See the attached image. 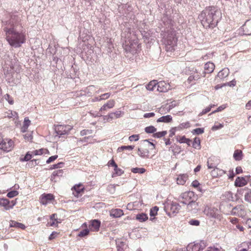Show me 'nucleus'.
I'll list each match as a JSON object with an SVG mask.
<instances>
[{"label":"nucleus","mask_w":251,"mask_h":251,"mask_svg":"<svg viewBox=\"0 0 251 251\" xmlns=\"http://www.w3.org/2000/svg\"><path fill=\"white\" fill-rule=\"evenodd\" d=\"M2 25L5 33V39L9 44L14 48H19L25 42V32L22 30L21 17L15 13L9 14L2 20Z\"/></svg>","instance_id":"1"},{"label":"nucleus","mask_w":251,"mask_h":251,"mask_svg":"<svg viewBox=\"0 0 251 251\" xmlns=\"http://www.w3.org/2000/svg\"><path fill=\"white\" fill-rule=\"evenodd\" d=\"M221 18L220 10L213 6L206 7L199 16L201 25L206 29L216 27Z\"/></svg>","instance_id":"2"},{"label":"nucleus","mask_w":251,"mask_h":251,"mask_svg":"<svg viewBox=\"0 0 251 251\" xmlns=\"http://www.w3.org/2000/svg\"><path fill=\"white\" fill-rule=\"evenodd\" d=\"M176 42L177 38L176 37L175 31H168L163 37V42L165 45V50L167 52H172L175 50Z\"/></svg>","instance_id":"3"},{"label":"nucleus","mask_w":251,"mask_h":251,"mask_svg":"<svg viewBox=\"0 0 251 251\" xmlns=\"http://www.w3.org/2000/svg\"><path fill=\"white\" fill-rule=\"evenodd\" d=\"M164 208L167 214L169 216H171L172 215L177 213L179 212L180 206L178 203L172 201L170 203H168L165 206Z\"/></svg>","instance_id":"4"},{"label":"nucleus","mask_w":251,"mask_h":251,"mask_svg":"<svg viewBox=\"0 0 251 251\" xmlns=\"http://www.w3.org/2000/svg\"><path fill=\"white\" fill-rule=\"evenodd\" d=\"M196 197L193 192L188 191L182 193L178 198V201L181 203L187 204L191 200Z\"/></svg>","instance_id":"5"},{"label":"nucleus","mask_w":251,"mask_h":251,"mask_svg":"<svg viewBox=\"0 0 251 251\" xmlns=\"http://www.w3.org/2000/svg\"><path fill=\"white\" fill-rule=\"evenodd\" d=\"M14 142L10 139H2L0 143V149L6 152L11 151L14 147Z\"/></svg>","instance_id":"6"},{"label":"nucleus","mask_w":251,"mask_h":251,"mask_svg":"<svg viewBox=\"0 0 251 251\" xmlns=\"http://www.w3.org/2000/svg\"><path fill=\"white\" fill-rule=\"evenodd\" d=\"M72 129V126L69 125H58L55 127V130L56 134L60 137L68 134Z\"/></svg>","instance_id":"7"},{"label":"nucleus","mask_w":251,"mask_h":251,"mask_svg":"<svg viewBox=\"0 0 251 251\" xmlns=\"http://www.w3.org/2000/svg\"><path fill=\"white\" fill-rule=\"evenodd\" d=\"M204 212L205 214L210 218L214 219H220V215L219 214L218 209L214 207L205 208Z\"/></svg>","instance_id":"8"},{"label":"nucleus","mask_w":251,"mask_h":251,"mask_svg":"<svg viewBox=\"0 0 251 251\" xmlns=\"http://www.w3.org/2000/svg\"><path fill=\"white\" fill-rule=\"evenodd\" d=\"M231 213L232 215H235L242 218L245 217L246 215V211L242 205H238L233 208Z\"/></svg>","instance_id":"9"},{"label":"nucleus","mask_w":251,"mask_h":251,"mask_svg":"<svg viewBox=\"0 0 251 251\" xmlns=\"http://www.w3.org/2000/svg\"><path fill=\"white\" fill-rule=\"evenodd\" d=\"M251 176H246L245 177H237L234 182V185L236 187H243L248 183V181L250 180Z\"/></svg>","instance_id":"10"},{"label":"nucleus","mask_w":251,"mask_h":251,"mask_svg":"<svg viewBox=\"0 0 251 251\" xmlns=\"http://www.w3.org/2000/svg\"><path fill=\"white\" fill-rule=\"evenodd\" d=\"M157 91L160 92H166L170 89L171 86L164 81L157 82Z\"/></svg>","instance_id":"11"},{"label":"nucleus","mask_w":251,"mask_h":251,"mask_svg":"<svg viewBox=\"0 0 251 251\" xmlns=\"http://www.w3.org/2000/svg\"><path fill=\"white\" fill-rule=\"evenodd\" d=\"M54 199V197L51 194H44L40 197V202L43 205H46Z\"/></svg>","instance_id":"12"},{"label":"nucleus","mask_w":251,"mask_h":251,"mask_svg":"<svg viewBox=\"0 0 251 251\" xmlns=\"http://www.w3.org/2000/svg\"><path fill=\"white\" fill-rule=\"evenodd\" d=\"M207 167L208 169H214L217 167L219 164V160L215 156L210 157L207 162Z\"/></svg>","instance_id":"13"},{"label":"nucleus","mask_w":251,"mask_h":251,"mask_svg":"<svg viewBox=\"0 0 251 251\" xmlns=\"http://www.w3.org/2000/svg\"><path fill=\"white\" fill-rule=\"evenodd\" d=\"M215 65L214 63L208 62L205 64L204 65V70L205 72H203V74H205L206 73L210 74L212 73L214 70Z\"/></svg>","instance_id":"14"},{"label":"nucleus","mask_w":251,"mask_h":251,"mask_svg":"<svg viewBox=\"0 0 251 251\" xmlns=\"http://www.w3.org/2000/svg\"><path fill=\"white\" fill-rule=\"evenodd\" d=\"M196 198H194L191 200L187 204V209L189 211H192L193 210H197L198 207V203L196 201Z\"/></svg>","instance_id":"15"},{"label":"nucleus","mask_w":251,"mask_h":251,"mask_svg":"<svg viewBox=\"0 0 251 251\" xmlns=\"http://www.w3.org/2000/svg\"><path fill=\"white\" fill-rule=\"evenodd\" d=\"M123 215V211L121 209H112L110 213V216L113 218H119Z\"/></svg>","instance_id":"16"},{"label":"nucleus","mask_w":251,"mask_h":251,"mask_svg":"<svg viewBox=\"0 0 251 251\" xmlns=\"http://www.w3.org/2000/svg\"><path fill=\"white\" fill-rule=\"evenodd\" d=\"M211 175L214 177L221 176L224 174H226V172L223 170L220 169L216 167L213 169L211 172Z\"/></svg>","instance_id":"17"},{"label":"nucleus","mask_w":251,"mask_h":251,"mask_svg":"<svg viewBox=\"0 0 251 251\" xmlns=\"http://www.w3.org/2000/svg\"><path fill=\"white\" fill-rule=\"evenodd\" d=\"M115 101L113 100H109L106 103H105L100 109V112H102L103 110L112 108L114 107Z\"/></svg>","instance_id":"18"},{"label":"nucleus","mask_w":251,"mask_h":251,"mask_svg":"<svg viewBox=\"0 0 251 251\" xmlns=\"http://www.w3.org/2000/svg\"><path fill=\"white\" fill-rule=\"evenodd\" d=\"M187 174H180L177 178V183L179 185H184L188 179Z\"/></svg>","instance_id":"19"},{"label":"nucleus","mask_w":251,"mask_h":251,"mask_svg":"<svg viewBox=\"0 0 251 251\" xmlns=\"http://www.w3.org/2000/svg\"><path fill=\"white\" fill-rule=\"evenodd\" d=\"M229 74V69L227 68H225L220 71L217 77H219L220 79H224Z\"/></svg>","instance_id":"20"},{"label":"nucleus","mask_w":251,"mask_h":251,"mask_svg":"<svg viewBox=\"0 0 251 251\" xmlns=\"http://www.w3.org/2000/svg\"><path fill=\"white\" fill-rule=\"evenodd\" d=\"M74 194L75 196H77L78 195L82 192H83L84 190V187L81 184H76L74 186Z\"/></svg>","instance_id":"21"},{"label":"nucleus","mask_w":251,"mask_h":251,"mask_svg":"<svg viewBox=\"0 0 251 251\" xmlns=\"http://www.w3.org/2000/svg\"><path fill=\"white\" fill-rule=\"evenodd\" d=\"M100 226V222L99 220L95 219L91 221L90 226L93 227V230L95 231H99Z\"/></svg>","instance_id":"22"},{"label":"nucleus","mask_w":251,"mask_h":251,"mask_svg":"<svg viewBox=\"0 0 251 251\" xmlns=\"http://www.w3.org/2000/svg\"><path fill=\"white\" fill-rule=\"evenodd\" d=\"M63 174V170H58L57 171H55L53 172L50 180L52 181L56 182L57 180H56V177L62 176Z\"/></svg>","instance_id":"23"},{"label":"nucleus","mask_w":251,"mask_h":251,"mask_svg":"<svg viewBox=\"0 0 251 251\" xmlns=\"http://www.w3.org/2000/svg\"><path fill=\"white\" fill-rule=\"evenodd\" d=\"M10 226L16 227L17 228H21L22 229H25V225L15 221H10Z\"/></svg>","instance_id":"24"},{"label":"nucleus","mask_w":251,"mask_h":251,"mask_svg":"<svg viewBox=\"0 0 251 251\" xmlns=\"http://www.w3.org/2000/svg\"><path fill=\"white\" fill-rule=\"evenodd\" d=\"M138 155L143 158L149 157V151L148 149H143L138 148Z\"/></svg>","instance_id":"25"},{"label":"nucleus","mask_w":251,"mask_h":251,"mask_svg":"<svg viewBox=\"0 0 251 251\" xmlns=\"http://www.w3.org/2000/svg\"><path fill=\"white\" fill-rule=\"evenodd\" d=\"M157 80H153L149 82L146 86V88L149 91H154L157 90Z\"/></svg>","instance_id":"26"},{"label":"nucleus","mask_w":251,"mask_h":251,"mask_svg":"<svg viewBox=\"0 0 251 251\" xmlns=\"http://www.w3.org/2000/svg\"><path fill=\"white\" fill-rule=\"evenodd\" d=\"M136 219L140 222H143L148 219V217L145 213H141L136 215Z\"/></svg>","instance_id":"27"},{"label":"nucleus","mask_w":251,"mask_h":251,"mask_svg":"<svg viewBox=\"0 0 251 251\" xmlns=\"http://www.w3.org/2000/svg\"><path fill=\"white\" fill-rule=\"evenodd\" d=\"M172 120V117L171 115L163 116L157 120V122L169 123Z\"/></svg>","instance_id":"28"},{"label":"nucleus","mask_w":251,"mask_h":251,"mask_svg":"<svg viewBox=\"0 0 251 251\" xmlns=\"http://www.w3.org/2000/svg\"><path fill=\"white\" fill-rule=\"evenodd\" d=\"M10 203V201L5 198H2L0 199V206H3L4 207L5 209L7 210L9 209L7 208V207H9V205Z\"/></svg>","instance_id":"29"},{"label":"nucleus","mask_w":251,"mask_h":251,"mask_svg":"<svg viewBox=\"0 0 251 251\" xmlns=\"http://www.w3.org/2000/svg\"><path fill=\"white\" fill-rule=\"evenodd\" d=\"M242 151L241 150H236L233 154V157L236 161H240L242 159Z\"/></svg>","instance_id":"30"},{"label":"nucleus","mask_w":251,"mask_h":251,"mask_svg":"<svg viewBox=\"0 0 251 251\" xmlns=\"http://www.w3.org/2000/svg\"><path fill=\"white\" fill-rule=\"evenodd\" d=\"M141 143L145 147H149V146H151V147L150 148V150H154L155 148V145L153 143L151 142L150 139L142 140Z\"/></svg>","instance_id":"31"},{"label":"nucleus","mask_w":251,"mask_h":251,"mask_svg":"<svg viewBox=\"0 0 251 251\" xmlns=\"http://www.w3.org/2000/svg\"><path fill=\"white\" fill-rule=\"evenodd\" d=\"M188 247H191L192 251H199L203 249V247L200 243H196L192 245H189Z\"/></svg>","instance_id":"32"},{"label":"nucleus","mask_w":251,"mask_h":251,"mask_svg":"<svg viewBox=\"0 0 251 251\" xmlns=\"http://www.w3.org/2000/svg\"><path fill=\"white\" fill-rule=\"evenodd\" d=\"M127 245L123 242H119L117 243V249L118 251H125L126 249Z\"/></svg>","instance_id":"33"},{"label":"nucleus","mask_w":251,"mask_h":251,"mask_svg":"<svg viewBox=\"0 0 251 251\" xmlns=\"http://www.w3.org/2000/svg\"><path fill=\"white\" fill-rule=\"evenodd\" d=\"M192 146L194 148L196 149H200L201 148V140L199 138L195 137L194 138Z\"/></svg>","instance_id":"34"},{"label":"nucleus","mask_w":251,"mask_h":251,"mask_svg":"<svg viewBox=\"0 0 251 251\" xmlns=\"http://www.w3.org/2000/svg\"><path fill=\"white\" fill-rule=\"evenodd\" d=\"M33 156L32 152L28 151L24 157L20 158V160L22 162L28 161L31 159Z\"/></svg>","instance_id":"35"},{"label":"nucleus","mask_w":251,"mask_h":251,"mask_svg":"<svg viewBox=\"0 0 251 251\" xmlns=\"http://www.w3.org/2000/svg\"><path fill=\"white\" fill-rule=\"evenodd\" d=\"M131 172L134 174H143L146 172L145 169L143 168H133L131 170Z\"/></svg>","instance_id":"36"},{"label":"nucleus","mask_w":251,"mask_h":251,"mask_svg":"<svg viewBox=\"0 0 251 251\" xmlns=\"http://www.w3.org/2000/svg\"><path fill=\"white\" fill-rule=\"evenodd\" d=\"M180 143H186L188 146H190L191 140L188 138H186L185 136L180 137L178 140Z\"/></svg>","instance_id":"37"},{"label":"nucleus","mask_w":251,"mask_h":251,"mask_svg":"<svg viewBox=\"0 0 251 251\" xmlns=\"http://www.w3.org/2000/svg\"><path fill=\"white\" fill-rule=\"evenodd\" d=\"M124 173V171L119 168L118 166L116 168H114V173L112 175V177H115L116 176H120Z\"/></svg>","instance_id":"38"},{"label":"nucleus","mask_w":251,"mask_h":251,"mask_svg":"<svg viewBox=\"0 0 251 251\" xmlns=\"http://www.w3.org/2000/svg\"><path fill=\"white\" fill-rule=\"evenodd\" d=\"M145 131L147 133H155L154 132L156 131V128L152 126H149L145 128Z\"/></svg>","instance_id":"39"},{"label":"nucleus","mask_w":251,"mask_h":251,"mask_svg":"<svg viewBox=\"0 0 251 251\" xmlns=\"http://www.w3.org/2000/svg\"><path fill=\"white\" fill-rule=\"evenodd\" d=\"M190 126V123L189 122H186L180 124L178 126H177V128H178V130H180L184 128H187Z\"/></svg>","instance_id":"40"},{"label":"nucleus","mask_w":251,"mask_h":251,"mask_svg":"<svg viewBox=\"0 0 251 251\" xmlns=\"http://www.w3.org/2000/svg\"><path fill=\"white\" fill-rule=\"evenodd\" d=\"M246 26H247V31L245 34L248 35H251V20L246 22Z\"/></svg>","instance_id":"41"},{"label":"nucleus","mask_w":251,"mask_h":251,"mask_svg":"<svg viewBox=\"0 0 251 251\" xmlns=\"http://www.w3.org/2000/svg\"><path fill=\"white\" fill-rule=\"evenodd\" d=\"M159 208L155 206L150 209V215L151 217H154L157 214Z\"/></svg>","instance_id":"42"},{"label":"nucleus","mask_w":251,"mask_h":251,"mask_svg":"<svg viewBox=\"0 0 251 251\" xmlns=\"http://www.w3.org/2000/svg\"><path fill=\"white\" fill-rule=\"evenodd\" d=\"M167 134V131H162L154 133L153 136L154 138H161Z\"/></svg>","instance_id":"43"},{"label":"nucleus","mask_w":251,"mask_h":251,"mask_svg":"<svg viewBox=\"0 0 251 251\" xmlns=\"http://www.w3.org/2000/svg\"><path fill=\"white\" fill-rule=\"evenodd\" d=\"M134 146H123L120 147H119L118 149V151L119 152H121L122 151H123L125 150H132L134 149Z\"/></svg>","instance_id":"44"},{"label":"nucleus","mask_w":251,"mask_h":251,"mask_svg":"<svg viewBox=\"0 0 251 251\" xmlns=\"http://www.w3.org/2000/svg\"><path fill=\"white\" fill-rule=\"evenodd\" d=\"M204 132V128H197L196 129H193L192 131V133L193 134L200 135L201 134Z\"/></svg>","instance_id":"45"},{"label":"nucleus","mask_w":251,"mask_h":251,"mask_svg":"<svg viewBox=\"0 0 251 251\" xmlns=\"http://www.w3.org/2000/svg\"><path fill=\"white\" fill-rule=\"evenodd\" d=\"M124 113V112L121 111H117L115 112H112V114L113 116H114V118H120L123 116Z\"/></svg>","instance_id":"46"},{"label":"nucleus","mask_w":251,"mask_h":251,"mask_svg":"<svg viewBox=\"0 0 251 251\" xmlns=\"http://www.w3.org/2000/svg\"><path fill=\"white\" fill-rule=\"evenodd\" d=\"M39 161L37 159H33L31 160L29 162H28L27 165L30 167H33L35 166L36 165H38Z\"/></svg>","instance_id":"47"},{"label":"nucleus","mask_w":251,"mask_h":251,"mask_svg":"<svg viewBox=\"0 0 251 251\" xmlns=\"http://www.w3.org/2000/svg\"><path fill=\"white\" fill-rule=\"evenodd\" d=\"M19 193L16 190H12L9 192H8L7 194V196L8 198H12L18 195Z\"/></svg>","instance_id":"48"},{"label":"nucleus","mask_w":251,"mask_h":251,"mask_svg":"<svg viewBox=\"0 0 251 251\" xmlns=\"http://www.w3.org/2000/svg\"><path fill=\"white\" fill-rule=\"evenodd\" d=\"M89 233V230L88 229H84L81 230L78 234V236L80 237H84L87 235Z\"/></svg>","instance_id":"49"},{"label":"nucleus","mask_w":251,"mask_h":251,"mask_svg":"<svg viewBox=\"0 0 251 251\" xmlns=\"http://www.w3.org/2000/svg\"><path fill=\"white\" fill-rule=\"evenodd\" d=\"M64 165V163L59 162L57 164H54V165H52L51 167L50 168V169L52 170V169H57V168H60L63 167Z\"/></svg>","instance_id":"50"},{"label":"nucleus","mask_w":251,"mask_h":251,"mask_svg":"<svg viewBox=\"0 0 251 251\" xmlns=\"http://www.w3.org/2000/svg\"><path fill=\"white\" fill-rule=\"evenodd\" d=\"M189 224L192 226H198L200 225V222L198 220L192 219L188 222Z\"/></svg>","instance_id":"51"},{"label":"nucleus","mask_w":251,"mask_h":251,"mask_svg":"<svg viewBox=\"0 0 251 251\" xmlns=\"http://www.w3.org/2000/svg\"><path fill=\"white\" fill-rule=\"evenodd\" d=\"M214 106V105H210L209 106L206 107V108H205L204 109H203L201 112L200 114H199V116H201L202 115H204L205 114H206L207 113H208V112H209L211 109V108L212 107V106Z\"/></svg>","instance_id":"52"},{"label":"nucleus","mask_w":251,"mask_h":251,"mask_svg":"<svg viewBox=\"0 0 251 251\" xmlns=\"http://www.w3.org/2000/svg\"><path fill=\"white\" fill-rule=\"evenodd\" d=\"M113 119L114 116H113L112 113H110L107 115L103 116V120H106L107 122H110Z\"/></svg>","instance_id":"53"},{"label":"nucleus","mask_w":251,"mask_h":251,"mask_svg":"<svg viewBox=\"0 0 251 251\" xmlns=\"http://www.w3.org/2000/svg\"><path fill=\"white\" fill-rule=\"evenodd\" d=\"M44 150L43 149H41L38 150H35L32 152L33 155H42L44 153Z\"/></svg>","instance_id":"54"},{"label":"nucleus","mask_w":251,"mask_h":251,"mask_svg":"<svg viewBox=\"0 0 251 251\" xmlns=\"http://www.w3.org/2000/svg\"><path fill=\"white\" fill-rule=\"evenodd\" d=\"M223 126H224L223 124H219L218 125L215 124L212 126L211 129L213 131L217 130L222 128V127H223Z\"/></svg>","instance_id":"55"},{"label":"nucleus","mask_w":251,"mask_h":251,"mask_svg":"<svg viewBox=\"0 0 251 251\" xmlns=\"http://www.w3.org/2000/svg\"><path fill=\"white\" fill-rule=\"evenodd\" d=\"M139 135L134 134L129 137L128 139L130 141H137L139 140Z\"/></svg>","instance_id":"56"},{"label":"nucleus","mask_w":251,"mask_h":251,"mask_svg":"<svg viewBox=\"0 0 251 251\" xmlns=\"http://www.w3.org/2000/svg\"><path fill=\"white\" fill-rule=\"evenodd\" d=\"M57 157H58V155H57L51 156L50 157L47 159V160L46 161V163L47 164H49V163L54 161L55 159H56L57 158Z\"/></svg>","instance_id":"57"},{"label":"nucleus","mask_w":251,"mask_h":251,"mask_svg":"<svg viewBox=\"0 0 251 251\" xmlns=\"http://www.w3.org/2000/svg\"><path fill=\"white\" fill-rule=\"evenodd\" d=\"M245 200L251 203V191L245 195Z\"/></svg>","instance_id":"58"},{"label":"nucleus","mask_w":251,"mask_h":251,"mask_svg":"<svg viewBox=\"0 0 251 251\" xmlns=\"http://www.w3.org/2000/svg\"><path fill=\"white\" fill-rule=\"evenodd\" d=\"M4 98L5 100H6L8 101L9 103H10V104H13L14 101L9 94H6L4 96Z\"/></svg>","instance_id":"59"},{"label":"nucleus","mask_w":251,"mask_h":251,"mask_svg":"<svg viewBox=\"0 0 251 251\" xmlns=\"http://www.w3.org/2000/svg\"><path fill=\"white\" fill-rule=\"evenodd\" d=\"M91 130L89 129H84L80 131V135L84 136L91 133Z\"/></svg>","instance_id":"60"},{"label":"nucleus","mask_w":251,"mask_h":251,"mask_svg":"<svg viewBox=\"0 0 251 251\" xmlns=\"http://www.w3.org/2000/svg\"><path fill=\"white\" fill-rule=\"evenodd\" d=\"M209 248L212 250L213 251H222V249L219 246H214L213 247H210Z\"/></svg>","instance_id":"61"},{"label":"nucleus","mask_w":251,"mask_h":251,"mask_svg":"<svg viewBox=\"0 0 251 251\" xmlns=\"http://www.w3.org/2000/svg\"><path fill=\"white\" fill-rule=\"evenodd\" d=\"M176 130H178V128H177V127H175L172 128L170 130L169 136L170 137H173L175 134V132H176Z\"/></svg>","instance_id":"62"},{"label":"nucleus","mask_w":251,"mask_h":251,"mask_svg":"<svg viewBox=\"0 0 251 251\" xmlns=\"http://www.w3.org/2000/svg\"><path fill=\"white\" fill-rule=\"evenodd\" d=\"M236 84V81L235 79H233L228 82H227L226 84H225V85H227L230 87H233L235 86Z\"/></svg>","instance_id":"63"},{"label":"nucleus","mask_w":251,"mask_h":251,"mask_svg":"<svg viewBox=\"0 0 251 251\" xmlns=\"http://www.w3.org/2000/svg\"><path fill=\"white\" fill-rule=\"evenodd\" d=\"M226 107L225 105H222L219 106L216 110L212 112L210 114L212 113H215L216 112H220L224 110Z\"/></svg>","instance_id":"64"}]
</instances>
